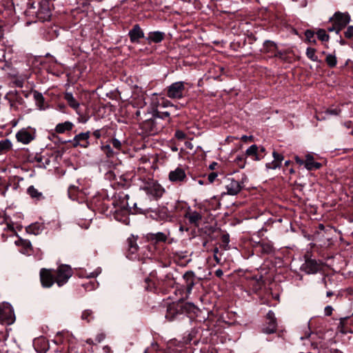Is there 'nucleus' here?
Segmentation results:
<instances>
[{
    "mask_svg": "<svg viewBox=\"0 0 353 353\" xmlns=\"http://www.w3.org/2000/svg\"><path fill=\"white\" fill-rule=\"evenodd\" d=\"M193 306L194 305L190 303H172L167 307L165 319L169 321H181L185 319L190 321L188 313Z\"/></svg>",
    "mask_w": 353,
    "mask_h": 353,
    "instance_id": "obj_1",
    "label": "nucleus"
},
{
    "mask_svg": "<svg viewBox=\"0 0 353 353\" xmlns=\"http://www.w3.org/2000/svg\"><path fill=\"white\" fill-rule=\"evenodd\" d=\"M148 198L151 201H157L162 197L165 192V189L154 180L147 181L141 188Z\"/></svg>",
    "mask_w": 353,
    "mask_h": 353,
    "instance_id": "obj_2",
    "label": "nucleus"
},
{
    "mask_svg": "<svg viewBox=\"0 0 353 353\" xmlns=\"http://www.w3.org/2000/svg\"><path fill=\"white\" fill-rule=\"evenodd\" d=\"M248 181V177L245 174H242L241 179L236 180L232 177H228L225 180V189L227 194L234 196L241 192L244 187V183Z\"/></svg>",
    "mask_w": 353,
    "mask_h": 353,
    "instance_id": "obj_3",
    "label": "nucleus"
},
{
    "mask_svg": "<svg viewBox=\"0 0 353 353\" xmlns=\"http://www.w3.org/2000/svg\"><path fill=\"white\" fill-rule=\"evenodd\" d=\"M185 83L184 81H176L167 87L165 90L166 96L172 99H181L185 96Z\"/></svg>",
    "mask_w": 353,
    "mask_h": 353,
    "instance_id": "obj_4",
    "label": "nucleus"
},
{
    "mask_svg": "<svg viewBox=\"0 0 353 353\" xmlns=\"http://www.w3.org/2000/svg\"><path fill=\"white\" fill-rule=\"evenodd\" d=\"M141 128L148 135H154L163 129V124L152 115V117L146 119L141 123Z\"/></svg>",
    "mask_w": 353,
    "mask_h": 353,
    "instance_id": "obj_5",
    "label": "nucleus"
},
{
    "mask_svg": "<svg viewBox=\"0 0 353 353\" xmlns=\"http://www.w3.org/2000/svg\"><path fill=\"white\" fill-rule=\"evenodd\" d=\"M15 319L12 305L7 302L0 303V323L8 325L12 324Z\"/></svg>",
    "mask_w": 353,
    "mask_h": 353,
    "instance_id": "obj_6",
    "label": "nucleus"
},
{
    "mask_svg": "<svg viewBox=\"0 0 353 353\" xmlns=\"http://www.w3.org/2000/svg\"><path fill=\"white\" fill-rule=\"evenodd\" d=\"M55 281L59 287L65 284L72 275L71 268L68 265H60L57 272H54Z\"/></svg>",
    "mask_w": 353,
    "mask_h": 353,
    "instance_id": "obj_7",
    "label": "nucleus"
},
{
    "mask_svg": "<svg viewBox=\"0 0 353 353\" xmlns=\"http://www.w3.org/2000/svg\"><path fill=\"white\" fill-rule=\"evenodd\" d=\"M119 199L121 200L120 202V208L123 209H129L132 213H140V214H145L147 210H143L141 208H137V203H133L131 206L128 202L130 199L129 195L124 193H119L118 195Z\"/></svg>",
    "mask_w": 353,
    "mask_h": 353,
    "instance_id": "obj_8",
    "label": "nucleus"
},
{
    "mask_svg": "<svg viewBox=\"0 0 353 353\" xmlns=\"http://www.w3.org/2000/svg\"><path fill=\"white\" fill-rule=\"evenodd\" d=\"M321 268V262L316 259L307 258L301 265V270L306 274H316Z\"/></svg>",
    "mask_w": 353,
    "mask_h": 353,
    "instance_id": "obj_9",
    "label": "nucleus"
},
{
    "mask_svg": "<svg viewBox=\"0 0 353 353\" xmlns=\"http://www.w3.org/2000/svg\"><path fill=\"white\" fill-rule=\"evenodd\" d=\"M90 132L89 131L81 132L74 136L72 139L69 140L68 142L70 143L74 148L80 146L81 148H86L90 145Z\"/></svg>",
    "mask_w": 353,
    "mask_h": 353,
    "instance_id": "obj_10",
    "label": "nucleus"
},
{
    "mask_svg": "<svg viewBox=\"0 0 353 353\" xmlns=\"http://www.w3.org/2000/svg\"><path fill=\"white\" fill-rule=\"evenodd\" d=\"M16 138L18 141L28 144L34 139L35 130L31 128H23L17 132Z\"/></svg>",
    "mask_w": 353,
    "mask_h": 353,
    "instance_id": "obj_11",
    "label": "nucleus"
},
{
    "mask_svg": "<svg viewBox=\"0 0 353 353\" xmlns=\"http://www.w3.org/2000/svg\"><path fill=\"white\" fill-rule=\"evenodd\" d=\"M350 21V16L348 13L336 12L334 14V24L337 26L336 34L345 28Z\"/></svg>",
    "mask_w": 353,
    "mask_h": 353,
    "instance_id": "obj_12",
    "label": "nucleus"
},
{
    "mask_svg": "<svg viewBox=\"0 0 353 353\" xmlns=\"http://www.w3.org/2000/svg\"><path fill=\"white\" fill-rule=\"evenodd\" d=\"M267 320L266 325L263 327V332L268 334L276 332L277 327L276 319L274 313L272 310L268 312Z\"/></svg>",
    "mask_w": 353,
    "mask_h": 353,
    "instance_id": "obj_13",
    "label": "nucleus"
},
{
    "mask_svg": "<svg viewBox=\"0 0 353 353\" xmlns=\"http://www.w3.org/2000/svg\"><path fill=\"white\" fill-rule=\"evenodd\" d=\"M184 217L188 220L190 224L194 227H199L200 222L203 219V216L201 212L192 210L190 207L188 208V210L184 214Z\"/></svg>",
    "mask_w": 353,
    "mask_h": 353,
    "instance_id": "obj_14",
    "label": "nucleus"
},
{
    "mask_svg": "<svg viewBox=\"0 0 353 353\" xmlns=\"http://www.w3.org/2000/svg\"><path fill=\"white\" fill-rule=\"evenodd\" d=\"M40 279L42 286L44 288L51 287L55 281V274L46 269H41L40 271Z\"/></svg>",
    "mask_w": 353,
    "mask_h": 353,
    "instance_id": "obj_15",
    "label": "nucleus"
},
{
    "mask_svg": "<svg viewBox=\"0 0 353 353\" xmlns=\"http://www.w3.org/2000/svg\"><path fill=\"white\" fill-rule=\"evenodd\" d=\"M128 36L130 42L132 43H139V39L145 37L144 32L139 24L133 26L132 28L128 32Z\"/></svg>",
    "mask_w": 353,
    "mask_h": 353,
    "instance_id": "obj_16",
    "label": "nucleus"
},
{
    "mask_svg": "<svg viewBox=\"0 0 353 353\" xmlns=\"http://www.w3.org/2000/svg\"><path fill=\"white\" fill-rule=\"evenodd\" d=\"M52 158H55L53 154L46 153L41 155L37 154L32 162L37 163V166L40 168H46L50 165Z\"/></svg>",
    "mask_w": 353,
    "mask_h": 353,
    "instance_id": "obj_17",
    "label": "nucleus"
},
{
    "mask_svg": "<svg viewBox=\"0 0 353 353\" xmlns=\"http://www.w3.org/2000/svg\"><path fill=\"white\" fill-rule=\"evenodd\" d=\"M37 17L39 20L44 22L49 21L51 17V11L48 3H44L40 5L37 12Z\"/></svg>",
    "mask_w": 353,
    "mask_h": 353,
    "instance_id": "obj_18",
    "label": "nucleus"
},
{
    "mask_svg": "<svg viewBox=\"0 0 353 353\" xmlns=\"http://www.w3.org/2000/svg\"><path fill=\"white\" fill-rule=\"evenodd\" d=\"M186 174L185 170L181 168H176L169 173V179L174 183H180L185 181Z\"/></svg>",
    "mask_w": 353,
    "mask_h": 353,
    "instance_id": "obj_19",
    "label": "nucleus"
},
{
    "mask_svg": "<svg viewBox=\"0 0 353 353\" xmlns=\"http://www.w3.org/2000/svg\"><path fill=\"white\" fill-rule=\"evenodd\" d=\"M165 33L161 31L150 32L145 37V40L149 44L152 43H158L164 39Z\"/></svg>",
    "mask_w": 353,
    "mask_h": 353,
    "instance_id": "obj_20",
    "label": "nucleus"
},
{
    "mask_svg": "<svg viewBox=\"0 0 353 353\" xmlns=\"http://www.w3.org/2000/svg\"><path fill=\"white\" fill-rule=\"evenodd\" d=\"M185 280V287L187 294H190L195 284V276L192 272H188L183 275Z\"/></svg>",
    "mask_w": 353,
    "mask_h": 353,
    "instance_id": "obj_21",
    "label": "nucleus"
},
{
    "mask_svg": "<svg viewBox=\"0 0 353 353\" xmlns=\"http://www.w3.org/2000/svg\"><path fill=\"white\" fill-rule=\"evenodd\" d=\"M321 163L314 161V157L312 154L309 153L305 155V168L307 170H318L321 168Z\"/></svg>",
    "mask_w": 353,
    "mask_h": 353,
    "instance_id": "obj_22",
    "label": "nucleus"
},
{
    "mask_svg": "<svg viewBox=\"0 0 353 353\" xmlns=\"http://www.w3.org/2000/svg\"><path fill=\"white\" fill-rule=\"evenodd\" d=\"M154 218L160 221H167L171 219L167 208L159 209L154 212Z\"/></svg>",
    "mask_w": 353,
    "mask_h": 353,
    "instance_id": "obj_23",
    "label": "nucleus"
},
{
    "mask_svg": "<svg viewBox=\"0 0 353 353\" xmlns=\"http://www.w3.org/2000/svg\"><path fill=\"white\" fill-rule=\"evenodd\" d=\"M74 124L70 121H65L63 123H58L55 127V131L57 133H64L72 129Z\"/></svg>",
    "mask_w": 353,
    "mask_h": 353,
    "instance_id": "obj_24",
    "label": "nucleus"
},
{
    "mask_svg": "<svg viewBox=\"0 0 353 353\" xmlns=\"http://www.w3.org/2000/svg\"><path fill=\"white\" fill-rule=\"evenodd\" d=\"M28 194L30 196V197L35 201H41L44 199V196L41 192H39L37 188H35L33 185H30L27 189Z\"/></svg>",
    "mask_w": 353,
    "mask_h": 353,
    "instance_id": "obj_25",
    "label": "nucleus"
},
{
    "mask_svg": "<svg viewBox=\"0 0 353 353\" xmlns=\"http://www.w3.org/2000/svg\"><path fill=\"white\" fill-rule=\"evenodd\" d=\"M64 99L72 109L77 110L79 108L80 104L71 92H65Z\"/></svg>",
    "mask_w": 353,
    "mask_h": 353,
    "instance_id": "obj_26",
    "label": "nucleus"
},
{
    "mask_svg": "<svg viewBox=\"0 0 353 353\" xmlns=\"http://www.w3.org/2000/svg\"><path fill=\"white\" fill-rule=\"evenodd\" d=\"M261 252L265 254H272L275 252V248L273 243L270 241L261 242L260 243Z\"/></svg>",
    "mask_w": 353,
    "mask_h": 353,
    "instance_id": "obj_27",
    "label": "nucleus"
},
{
    "mask_svg": "<svg viewBox=\"0 0 353 353\" xmlns=\"http://www.w3.org/2000/svg\"><path fill=\"white\" fill-rule=\"evenodd\" d=\"M12 146L11 141L8 139L0 141V155L6 154Z\"/></svg>",
    "mask_w": 353,
    "mask_h": 353,
    "instance_id": "obj_28",
    "label": "nucleus"
},
{
    "mask_svg": "<svg viewBox=\"0 0 353 353\" xmlns=\"http://www.w3.org/2000/svg\"><path fill=\"white\" fill-rule=\"evenodd\" d=\"M33 97H34V99L35 100V103H36V105H37V107L40 110L43 109L45 99H44L43 94L41 92H39L37 90H34V91H33Z\"/></svg>",
    "mask_w": 353,
    "mask_h": 353,
    "instance_id": "obj_29",
    "label": "nucleus"
},
{
    "mask_svg": "<svg viewBox=\"0 0 353 353\" xmlns=\"http://www.w3.org/2000/svg\"><path fill=\"white\" fill-rule=\"evenodd\" d=\"M43 230V228L41 225H39V223H32L31 225H30L28 227H27L26 228V231L30 233V234H34V235H38Z\"/></svg>",
    "mask_w": 353,
    "mask_h": 353,
    "instance_id": "obj_30",
    "label": "nucleus"
},
{
    "mask_svg": "<svg viewBox=\"0 0 353 353\" xmlns=\"http://www.w3.org/2000/svg\"><path fill=\"white\" fill-rule=\"evenodd\" d=\"M127 242H128L129 252L131 254H135L137 252V251L138 250V245L137 244V240L132 236V237H130L128 239Z\"/></svg>",
    "mask_w": 353,
    "mask_h": 353,
    "instance_id": "obj_31",
    "label": "nucleus"
},
{
    "mask_svg": "<svg viewBox=\"0 0 353 353\" xmlns=\"http://www.w3.org/2000/svg\"><path fill=\"white\" fill-rule=\"evenodd\" d=\"M263 52H267V53L272 52L274 51V50L277 48L276 43L274 41H270V40H265L263 42Z\"/></svg>",
    "mask_w": 353,
    "mask_h": 353,
    "instance_id": "obj_32",
    "label": "nucleus"
},
{
    "mask_svg": "<svg viewBox=\"0 0 353 353\" xmlns=\"http://www.w3.org/2000/svg\"><path fill=\"white\" fill-rule=\"evenodd\" d=\"M306 56L308 59H310L312 61L321 63V61L318 58L316 55V49L313 48L308 47L306 49L305 52Z\"/></svg>",
    "mask_w": 353,
    "mask_h": 353,
    "instance_id": "obj_33",
    "label": "nucleus"
},
{
    "mask_svg": "<svg viewBox=\"0 0 353 353\" xmlns=\"http://www.w3.org/2000/svg\"><path fill=\"white\" fill-rule=\"evenodd\" d=\"M151 114L153 117H154L158 121L159 119H164L170 117V113L168 112H159L157 109H154L151 112Z\"/></svg>",
    "mask_w": 353,
    "mask_h": 353,
    "instance_id": "obj_34",
    "label": "nucleus"
},
{
    "mask_svg": "<svg viewBox=\"0 0 353 353\" xmlns=\"http://www.w3.org/2000/svg\"><path fill=\"white\" fill-rule=\"evenodd\" d=\"M168 235L163 232H157L155 234H151L152 240L155 241L157 243L158 242H165L167 240Z\"/></svg>",
    "mask_w": 353,
    "mask_h": 353,
    "instance_id": "obj_35",
    "label": "nucleus"
},
{
    "mask_svg": "<svg viewBox=\"0 0 353 353\" xmlns=\"http://www.w3.org/2000/svg\"><path fill=\"white\" fill-rule=\"evenodd\" d=\"M325 62L330 68H334L337 64V59L335 54H327L326 55Z\"/></svg>",
    "mask_w": 353,
    "mask_h": 353,
    "instance_id": "obj_36",
    "label": "nucleus"
},
{
    "mask_svg": "<svg viewBox=\"0 0 353 353\" xmlns=\"http://www.w3.org/2000/svg\"><path fill=\"white\" fill-rule=\"evenodd\" d=\"M234 162L239 168H244L246 164L245 155L241 154L236 156V157L234 160Z\"/></svg>",
    "mask_w": 353,
    "mask_h": 353,
    "instance_id": "obj_37",
    "label": "nucleus"
},
{
    "mask_svg": "<svg viewBox=\"0 0 353 353\" xmlns=\"http://www.w3.org/2000/svg\"><path fill=\"white\" fill-rule=\"evenodd\" d=\"M39 343H41L42 344V346L40 350L38 349V347H36L37 351L39 352L40 353H46V352L48 350V345L47 341L45 340V339H38L34 343L35 345L37 346Z\"/></svg>",
    "mask_w": 353,
    "mask_h": 353,
    "instance_id": "obj_38",
    "label": "nucleus"
},
{
    "mask_svg": "<svg viewBox=\"0 0 353 353\" xmlns=\"http://www.w3.org/2000/svg\"><path fill=\"white\" fill-rule=\"evenodd\" d=\"M316 35L319 39L322 41H327L329 40V35L326 33V31L323 29H319L316 32Z\"/></svg>",
    "mask_w": 353,
    "mask_h": 353,
    "instance_id": "obj_39",
    "label": "nucleus"
},
{
    "mask_svg": "<svg viewBox=\"0 0 353 353\" xmlns=\"http://www.w3.org/2000/svg\"><path fill=\"white\" fill-rule=\"evenodd\" d=\"M93 313L92 311L90 310H85L82 312L81 319L90 322L92 319H93Z\"/></svg>",
    "mask_w": 353,
    "mask_h": 353,
    "instance_id": "obj_40",
    "label": "nucleus"
},
{
    "mask_svg": "<svg viewBox=\"0 0 353 353\" xmlns=\"http://www.w3.org/2000/svg\"><path fill=\"white\" fill-rule=\"evenodd\" d=\"M259 150V147L254 144L250 145L245 151V154L247 156H254L256 154L257 151Z\"/></svg>",
    "mask_w": 353,
    "mask_h": 353,
    "instance_id": "obj_41",
    "label": "nucleus"
},
{
    "mask_svg": "<svg viewBox=\"0 0 353 353\" xmlns=\"http://www.w3.org/2000/svg\"><path fill=\"white\" fill-rule=\"evenodd\" d=\"M281 165H279V163H276L274 160H273L270 163H267L265 164V168L267 170H276L277 168H280Z\"/></svg>",
    "mask_w": 353,
    "mask_h": 353,
    "instance_id": "obj_42",
    "label": "nucleus"
},
{
    "mask_svg": "<svg viewBox=\"0 0 353 353\" xmlns=\"http://www.w3.org/2000/svg\"><path fill=\"white\" fill-rule=\"evenodd\" d=\"M272 156H273L274 160L276 163H279V165H281V162L283 160V156L281 154H279L276 151L273 152Z\"/></svg>",
    "mask_w": 353,
    "mask_h": 353,
    "instance_id": "obj_43",
    "label": "nucleus"
},
{
    "mask_svg": "<svg viewBox=\"0 0 353 353\" xmlns=\"http://www.w3.org/2000/svg\"><path fill=\"white\" fill-rule=\"evenodd\" d=\"M314 32L311 30H307L305 32V36L306 38V41L308 42H313V43L315 42V40H313V41L312 40V38L314 37Z\"/></svg>",
    "mask_w": 353,
    "mask_h": 353,
    "instance_id": "obj_44",
    "label": "nucleus"
},
{
    "mask_svg": "<svg viewBox=\"0 0 353 353\" xmlns=\"http://www.w3.org/2000/svg\"><path fill=\"white\" fill-rule=\"evenodd\" d=\"M101 272V268H97L94 271H93L92 272H90L89 274H87V275H85L83 276L84 277H86V278H95L97 277L99 274H100Z\"/></svg>",
    "mask_w": 353,
    "mask_h": 353,
    "instance_id": "obj_45",
    "label": "nucleus"
},
{
    "mask_svg": "<svg viewBox=\"0 0 353 353\" xmlns=\"http://www.w3.org/2000/svg\"><path fill=\"white\" fill-rule=\"evenodd\" d=\"M345 37L347 39H351L353 37V26H349L344 32Z\"/></svg>",
    "mask_w": 353,
    "mask_h": 353,
    "instance_id": "obj_46",
    "label": "nucleus"
},
{
    "mask_svg": "<svg viewBox=\"0 0 353 353\" xmlns=\"http://www.w3.org/2000/svg\"><path fill=\"white\" fill-rule=\"evenodd\" d=\"M111 144L117 150H119L121 147V141L117 139H112L111 141Z\"/></svg>",
    "mask_w": 353,
    "mask_h": 353,
    "instance_id": "obj_47",
    "label": "nucleus"
},
{
    "mask_svg": "<svg viewBox=\"0 0 353 353\" xmlns=\"http://www.w3.org/2000/svg\"><path fill=\"white\" fill-rule=\"evenodd\" d=\"M102 148L104 150V152H105L107 153V155L108 157H111L114 154V152H113L110 145H105L103 146Z\"/></svg>",
    "mask_w": 353,
    "mask_h": 353,
    "instance_id": "obj_48",
    "label": "nucleus"
},
{
    "mask_svg": "<svg viewBox=\"0 0 353 353\" xmlns=\"http://www.w3.org/2000/svg\"><path fill=\"white\" fill-rule=\"evenodd\" d=\"M340 112H341V110L338 109V108L327 109L325 111V114H330V115H338V114H339Z\"/></svg>",
    "mask_w": 353,
    "mask_h": 353,
    "instance_id": "obj_49",
    "label": "nucleus"
},
{
    "mask_svg": "<svg viewBox=\"0 0 353 353\" xmlns=\"http://www.w3.org/2000/svg\"><path fill=\"white\" fill-rule=\"evenodd\" d=\"M175 137H176V138H177L178 139H179V140H182V139H185V134L183 131L177 130V131H176V132H175Z\"/></svg>",
    "mask_w": 353,
    "mask_h": 353,
    "instance_id": "obj_50",
    "label": "nucleus"
},
{
    "mask_svg": "<svg viewBox=\"0 0 353 353\" xmlns=\"http://www.w3.org/2000/svg\"><path fill=\"white\" fill-rule=\"evenodd\" d=\"M217 176L218 175L216 172H211L208 176V180L210 183H213Z\"/></svg>",
    "mask_w": 353,
    "mask_h": 353,
    "instance_id": "obj_51",
    "label": "nucleus"
},
{
    "mask_svg": "<svg viewBox=\"0 0 353 353\" xmlns=\"http://www.w3.org/2000/svg\"><path fill=\"white\" fill-rule=\"evenodd\" d=\"M105 334L103 333H99L97 334L95 341L97 343H101L105 339Z\"/></svg>",
    "mask_w": 353,
    "mask_h": 353,
    "instance_id": "obj_52",
    "label": "nucleus"
},
{
    "mask_svg": "<svg viewBox=\"0 0 353 353\" xmlns=\"http://www.w3.org/2000/svg\"><path fill=\"white\" fill-rule=\"evenodd\" d=\"M222 242L228 245L230 243V236L228 234H223L221 237Z\"/></svg>",
    "mask_w": 353,
    "mask_h": 353,
    "instance_id": "obj_53",
    "label": "nucleus"
},
{
    "mask_svg": "<svg viewBox=\"0 0 353 353\" xmlns=\"http://www.w3.org/2000/svg\"><path fill=\"white\" fill-rule=\"evenodd\" d=\"M84 288L88 290H92L96 288L95 283H89L86 285H83Z\"/></svg>",
    "mask_w": 353,
    "mask_h": 353,
    "instance_id": "obj_54",
    "label": "nucleus"
},
{
    "mask_svg": "<svg viewBox=\"0 0 353 353\" xmlns=\"http://www.w3.org/2000/svg\"><path fill=\"white\" fill-rule=\"evenodd\" d=\"M333 308L330 305H327L325 307L324 312L326 316H330L332 314Z\"/></svg>",
    "mask_w": 353,
    "mask_h": 353,
    "instance_id": "obj_55",
    "label": "nucleus"
},
{
    "mask_svg": "<svg viewBox=\"0 0 353 353\" xmlns=\"http://www.w3.org/2000/svg\"><path fill=\"white\" fill-rule=\"evenodd\" d=\"M21 245L26 248H29L31 246V243L30 241L28 240H21Z\"/></svg>",
    "mask_w": 353,
    "mask_h": 353,
    "instance_id": "obj_56",
    "label": "nucleus"
},
{
    "mask_svg": "<svg viewBox=\"0 0 353 353\" xmlns=\"http://www.w3.org/2000/svg\"><path fill=\"white\" fill-rule=\"evenodd\" d=\"M263 157H264V154L259 153V152L258 150L256 154L254 155V161H260L262 159H263Z\"/></svg>",
    "mask_w": 353,
    "mask_h": 353,
    "instance_id": "obj_57",
    "label": "nucleus"
},
{
    "mask_svg": "<svg viewBox=\"0 0 353 353\" xmlns=\"http://www.w3.org/2000/svg\"><path fill=\"white\" fill-rule=\"evenodd\" d=\"M311 334H312V332L310 331V329L308 327V330L305 332V334L304 336H301L300 339L304 340V339H308L310 336Z\"/></svg>",
    "mask_w": 353,
    "mask_h": 353,
    "instance_id": "obj_58",
    "label": "nucleus"
},
{
    "mask_svg": "<svg viewBox=\"0 0 353 353\" xmlns=\"http://www.w3.org/2000/svg\"><path fill=\"white\" fill-rule=\"evenodd\" d=\"M155 353H176L174 350L172 349H167V350H160L157 351Z\"/></svg>",
    "mask_w": 353,
    "mask_h": 353,
    "instance_id": "obj_59",
    "label": "nucleus"
},
{
    "mask_svg": "<svg viewBox=\"0 0 353 353\" xmlns=\"http://www.w3.org/2000/svg\"><path fill=\"white\" fill-rule=\"evenodd\" d=\"M294 160H295L296 163H297L300 165H303V164L305 165V161H303L302 159H301L298 156H295Z\"/></svg>",
    "mask_w": 353,
    "mask_h": 353,
    "instance_id": "obj_60",
    "label": "nucleus"
},
{
    "mask_svg": "<svg viewBox=\"0 0 353 353\" xmlns=\"http://www.w3.org/2000/svg\"><path fill=\"white\" fill-rule=\"evenodd\" d=\"M93 135L95 137L96 139H99L101 136V130H96L93 132Z\"/></svg>",
    "mask_w": 353,
    "mask_h": 353,
    "instance_id": "obj_61",
    "label": "nucleus"
},
{
    "mask_svg": "<svg viewBox=\"0 0 353 353\" xmlns=\"http://www.w3.org/2000/svg\"><path fill=\"white\" fill-rule=\"evenodd\" d=\"M185 145L186 147V148L188 149H190V150H192L193 148H194V145L192 144V143L191 141H185Z\"/></svg>",
    "mask_w": 353,
    "mask_h": 353,
    "instance_id": "obj_62",
    "label": "nucleus"
},
{
    "mask_svg": "<svg viewBox=\"0 0 353 353\" xmlns=\"http://www.w3.org/2000/svg\"><path fill=\"white\" fill-rule=\"evenodd\" d=\"M214 274L217 277H221L223 274V272L221 269H217Z\"/></svg>",
    "mask_w": 353,
    "mask_h": 353,
    "instance_id": "obj_63",
    "label": "nucleus"
},
{
    "mask_svg": "<svg viewBox=\"0 0 353 353\" xmlns=\"http://www.w3.org/2000/svg\"><path fill=\"white\" fill-rule=\"evenodd\" d=\"M337 26H336L334 23V26L329 28H328V31L329 32H333V31H335L336 32V30H337Z\"/></svg>",
    "mask_w": 353,
    "mask_h": 353,
    "instance_id": "obj_64",
    "label": "nucleus"
}]
</instances>
